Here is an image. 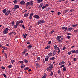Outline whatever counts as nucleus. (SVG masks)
I'll use <instances>...</instances> for the list:
<instances>
[{"instance_id": "obj_1", "label": "nucleus", "mask_w": 78, "mask_h": 78, "mask_svg": "<svg viewBox=\"0 0 78 78\" xmlns=\"http://www.w3.org/2000/svg\"><path fill=\"white\" fill-rule=\"evenodd\" d=\"M53 65L51 64L49 66L47 67L46 68L47 70L49 72V71H51L52 69H53Z\"/></svg>"}, {"instance_id": "obj_2", "label": "nucleus", "mask_w": 78, "mask_h": 78, "mask_svg": "<svg viewBox=\"0 0 78 78\" xmlns=\"http://www.w3.org/2000/svg\"><path fill=\"white\" fill-rule=\"evenodd\" d=\"M8 30H9V29H8V28H6L5 29L4 31H3V33L4 34H8Z\"/></svg>"}, {"instance_id": "obj_3", "label": "nucleus", "mask_w": 78, "mask_h": 78, "mask_svg": "<svg viewBox=\"0 0 78 78\" xmlns=\"http://www.w3.org/2000/svg\"><path fill=\"white\" fill-rule=\"evenodd\" d=\"M45 22V21L43 20H40L38 21L37 24H41V23H44Z\"/></svg>"}, {"instance_id": "obj_4", "label": "nucleus", "mask_w": 78, "mask_h": 78, "mask_svg": "<svg viewBox=\"0 0 78 78\" xmlns=\"http://www.w3.org/2000/svg\"><path fill=\"white\" fill-rule=\"evenodd\" d=\"M61 36H58L57 37L56 39L57 40V41H61Z\"/></svg>"}, {"instance_id": "obj_5", "label": "nucleus", "mask_w": 78, "mask_h": 78, "mask_svg": "<svg viewBox=\"0 0 78 78\" xmlns=\"http://www.w3.org/2000/svg\"><path fill=\"white\" fill-rule=\"evenodd\" d=\"M49 56H47L46 58H45V60L46 61H48V58H49Z\"/></svg>"}, {"instance_id": "obj_6", "label": "nucleus", "mask_w": 78, "mask_h": 78, "mask_svg": "<svg viewBox=\"0 0 78 78\" xmlns=\"http://www.w3.org/2000/svg\"><path fill=\"white\" fill-rule=\"evenodd\" d=\"M19 8V6L18 5H15L14 7V8L15 9H17Z\"/></svg>"}, {"instance_id": "obj_7", "label": "nucleus", "mask_w": 78, "mask_h": 78, "mask_svg": "<svg viewBox=\"0 0 78 78\" xmlns=\"http://www.w3.org/2000/svg\"><path fill=\"white\" fill-rule=\"evenodd\" d=\"M19 23H17V22H16V25H14V27L15 28H17V26H18V24Z\"/></svg>"}, {"instance_id": "obj_8", "label": "nucleus", "mask_w": 78, "mask_h": 78, "mask_svg": "<svg viewBox=\"0 0 78 78\" xmlns=\"http://www.w3.org/2000/svg\"><path fill=\"white\" fill-rule=\"evenodd\" d=\"M20 3L22 5H24L25 2L24 1H21Z\"/></svg>"}, {"instance_id": "obj_9", "label": "nucleus", "mask_w": 78, "mask_h": 78, "mask_svg": "<svg viewBox=\"0 0 78 78\" xmlns=\"http://www.w3.org/2000/svg\"><path fill=\"white\" fill-rule=\"evenodd\" d=\"M23 22V20H20L19 22L18 21L17 22V23H18V24L19 23H22Z\"/></svg>"}, {"instance_id": "obj_10", "label": "nucleus", "mask_w": 78, "mask_h": 78, "mask_svg": "<svg viewBox=\"0 0 78 78\" xmlns=\"http://www.w3.org/2000/svg\"><path fill=\"white\" fill-rule=\"evenodd\" d=\"M33 16V13H31L30 14V16L29 19H32V16Z\"/></svg>"}, {"instance_id": "obj_11", "label": "nucleus", "mask_w": 78, "mask_h": 78, "mask_svg": "<svg viewBox=\"0 0 78 78\" xmlns=\"http://www.w3.org/2000/svg\"><path fill=\"white\" fill-rule=\"evenodd\" d=\"M34 17L35 18V19H39V16L38 15H35L34 16Z\"/></svg>"}, {"instance_id": "obj_12", "label": "nucleus", "mask_w": 78, "mask_h": 78, "mask_svg": "<svg viewBox=\"0 0 78 78\" xmlns=\"http://www.w3.org/2000/svg\"><path fill=\"white\" fill-rule=\"evenodd\" d=\"M65 64V62L62 61L59 63V65H62V64Z\"/></svg>"}, {"instance_id": "obj_13", "label": "nucleus", "mask_w": 78, "mask_h": 78, "mask_svg": "<svg viewBox=\"0 0 78 78\" xmlns=\"http://www.w3.org/2000/svg\"><path fill=\"white\" fill-rule=\"evenodd\" d=\"M48 56L49 57H50V56H52V53H49L48 54Z\"/></svg>"}, {"instance_id": "obj_14", "label": "nucleus", "mask_w": 78, "mask_h": 78, "mask_svg": "<svg viewBox=\"0 0 78 78\" xmlns=\"http://www.w3.org/2000/svg\"><path fill=\"white\" fill-rule=\"evenodd\" d=\"M36 67L37 69V67H40V66H39V64H37Z\"/></svg>"}, {"instance_id": "obj_15", "label": "nucleus", "mask_w": 78, "mask_h": 78, "mask_svg": "<svg viewBox=\"0 0 78 78\" xmlns=\"http://www.w3.org/2000/svg\"><path fill=\"white\" fill-rule=\"evenodd\" d=\"M27 47L28 48L30 49L32 47V46H31V44H30L29 45H28Z\"/></svg>"}, {"instance_id": "obj_16", "label": "nucleus", "mask_w": 78, "mask_h": 78, "mask_svg": "<svg viewBox=\"0 0 78 78\" xmlns=\"http://www.w3.org/2000/svg\"><path fill=\"white\" fill-rule=\"evenodd\" d=\"M42 5H43V3H41L39 6V8H42Z\"/></svg>"}, {"instance_id": "obj_17", "label": "nucleus", "mask_w": 78, "mask_h": 78, "mask_svg": "<svg viewBox=\"0 0 78 78\" xmlns=\"http://www.w3.org/2000/svg\"><path fill=\"white\" fill-rule=\"evenodd\" d=\"M51 76H52V75H53V71H51Z\"/></svg>"}, {"instance_id": "obj_18", "label": "nucleus", "mask_w": 78, "mask_h": 78, "mask_svg": "<svg viewBox=\"0 0 78 78\" xmlns=\"http://www.w3.org/2000/svg\"><path fill=\"white\" fill-rule=\"evenodd\" d=\"M2 12L3 13H5L6 12V9H4L3 10Z\"/></svg>"}, {"instance_id": "obj_19", "label": "nucleus", "mask_w": 78, "mask_h": 78, "mask_svg": "<svg viewBox=\"0 0 78 78\" xmlns=\"http://www.w3.org/2000/svg\"><path fill=\"white\" fill-rule=\"evenodd\" d=\"M33 1H32L30 2V5H31V6H33Z\"/></svg>"}, {"instance_id": "obj_20", "label": "nucleus", "mask_w": 78, "mask_h": 78, "mask_svg": "<svg viewBox=\"0 0 78 78\" xmlns=\"http://www.w3.org/2000/svg\"><path fill=\"white\" fill-rule=\"evenodd\" d=\"M62 28V29H64V30H67V27H63Z\"/></svg>"}, {"instance_id": "obj_21", "label": "nucleus", "mask_w": 78, "mask_h": 78, "mask_svg": "<svg viewBox=\"0 0 78 78\" xmlns=\"http://www.w3.org/2000/svg\"><path fill=\"white\" fill-rule=\"evenodd\" d=\"M28 16V15L27 14V13H25V14H24V17H27Z\"/></svg>"}, {"instance_id": "obj_22", "label": "nucleus", "mask_w": 78, "mask_h": 78, "mask_svg": "<svg viewBox=\"0 0 78 78\" xmlns=\"http://www.w3.org/2000/svg\"><path fill=\"white\" fill-rule=\"evenodd\" d=\"M55 59V58L54 57H53L51 58H50V60H51V61H52V60H54V59Z\"/></svg>"}, {"instance_id": "obj_23", "label": "nucleus", "mask_w": 78, "mask_h": 78, "mask_svg": "<svg viewBox=\"0 0 78 78\" xmlns=\"http://www.w3.org/2000/svg\"><path fill=\"white\" fill-rule=\"evenodd\" d=\"M71 52L72 53H76V51L75 50H72L71 51Z\"/></svg>"}, {"instance_id": "obj_24", "label": "nucleus", "mask_w": 78, "mask_h": 78, "mask_svg": "<svg viewBox=\"0 0 78 78\" xmlns=\"http://www.w3.org/2000/svg\"><path fill=\"white\" fill-rule=\"evenodd\" d=\"M12 67V65H10L9 66H8V67L9 69H11Z\"/></svg>"}, {"instance_id": "obj_25", "label": "nucleus", "mask_w": 78, "mask_h": 78, "mask_svg": "<svg viewBox=\"0 0 78 78\" xmlns=\"http://www.w3.org/2000/svg\"><path fill=\"white\" fill-rule=\"evenodd\" d=\"M53 53L54 55H56V51H53Z\"/></svg>"}, {"instance_id": "obj_26", "label": "nucleus", "mask_w": 78, "mask_h": 78, "mask_svg": "<svg viewBox=\"0 0 78 78\" xmlns=\"http://www.w3.org/2000/svg\"><path fill=\"white\" fill-rule=\"evenodd\" d=\"M46 76H47V75L44 74V76L43 77H42V78H46Z\"/></svg>"}, {"instance_id": "obj_27", "label": "nucleus", "mask_w": 78, "mask_h": 78, "mask_svg": "<svg viewBox=\"0 0 78 78\" xmlns=\"http://www.w3.org/2000/svg\"><path fill=\"white\" fill-rule=\"evenodd\" d=\"M23 61H24V62H26V63H27V62H28V60H26V59L24 60Z\"/></svg>"}, {"instance_id": "obj_28", "label": "nucleus", "mask_w": 78, "mask_h": 78, "mask_svg": "<svg viewBox=\"0 0 78 78\" xmlns=\"http://www.w3.org/2000/svg\"><path fill=\"white\" fill-rule=\"evenodd\" d=\"M72 28H69L68 29V31H72Z\"/></svg>"}, {"instance_id": "obj_29", "label": "nucleus", "mask_w": 78, "mask_h": 78, "mask_svg": "<svg viewBox=\"0 0 78 78\" xmlns=\"http://www.w3.org/2000/svg\"><path fill=\"white\" fill-rule=\"evenodd\" d=\"M43 0H37L38 3H41L42 2Z\"/></svg>"}, {"instance_id": "obj_30", "label": "nucleus", "mask_w": 78, "mask_h": 78, "mask_svg": "<svg viewBox=\"0 0 78 78\" xmlns=\"http://www.w3.org/2000/svg\"><path fill=\"white\" fill-rule=\"evenodd\" d=\"M75 11V10H74V9H71L70 10L69 12H73V11Z\"/></svg>"}, {"instance_id": "obj_31", "label": "nucleus", "mask_w": 78, "mask_h": 78, "mask_svg": "<svg viewBox=\"0 0 78 78\" xmlns=\"http://www.w3.org/2000/svg\"><path fill=\"white\" fill-rule=\"evenodd\" d=\"M7 14H9V13H10V12H11V11H10L9 10L7 11Z\"/></svg>"}, {"instance_id": "obj_32", "label": "nucleus", "mask_w": 78, "mask_h": 78, "mask_svg": "<svg viewBox=\"0 0 78 78\" xmlns=\"http://www.w3.org/2000/svg\"><path fill=\"white\" fill-rule=\"evenodd\" d=\"M49 10H50V8L49 7V8L46 9V11H49Z\"/></svg>"}, {"instance_id": "obj_33", "label": "nucleus", "mask_w": 78, "mask_h": 78, "mask_svg": "<svg viewBox=\"0 0 78 78\" xmlns=\"http://www.w3.org/2000/svg\"><path fill=\"white\" fill-rule=\"evenodd\" d=\"M18 62L19 63L20 62V63H21V64H23L24 62L23 61H20L19 62Z\"/></svg>"}, {"instance_id": "obj_34", "label": "nucleus", "mask_w": 78, "mask_h": 78, "mask_svg": "<svg viewBox=\"0 0 78 78\" xmlns=\"http://www.w3.org/2000/svg\"><path fill=\"white\" fill-rule=\"evenodd\" d=\"M63 71L64 72H66V67H64L63 69Z\"/></svg>"}, {"instance_id": "obj_35", "label": "nucleus", "mask_w": 78, "mask_h": 78, "mask_svg": "<svg viewBox=\"0 0 78 78\" xmlns=\"http://www.w3.org/2000/svg\"><path fill=\"white\" fill-rule=\"evenodd\" d=\"M30 4V2H28L27 3L26 6H27L28 5H29Z\"/></svg>"}, {"instance_id": "obj_36", "label": "nucleus", "mask_w": 78, "mask_h": 78, "mask_svg": "<svg viewBox=\"0 0 78 78\" xmlns=\"http://www.w3.org/2000/svg\"><path fill=\"white\" fill-rule=\"evenodd\" d=\"M68 11V10H65L64 11H63V13L64 14H66L67 12Z\"/></svg>"}, {"instance_id": "obj_37", "label": "nucleus", "mask_w": 78, "mask_h": 78, "mask_svg": "<svg viewBox=\"0 0 78 78\" xmlns=\"http://www.w3.org/2000/svg\"><path fill=\"white\" fill-rule=\"evenodd\" d=\"M50 46H48L46 47L45 48V49H48V48H50Z\"/></svg>"}, {"instance_id": "obj_38", "label": "nucleus", "mask_w": 78, "mask_h": 78, "mask_svg": "<svg viewBox=\"0 0 78 78\" xmlns=\"http://www.w3.org/2000/svg\"><path fill=\"white\" fill-rule=\"evenodd\" d=\"M29 68L28 67H26L24 68V70H28Z\"/></svg>"}, {"instance_id": "obj_39", "label": "nucleus", "mask_w": 78, "mask_h": 78, "mask_svg": "<svg viewBox=\"0 0 78 78\" xmlns=\"http://www.w3.org/2000/svg\"><path fill=\"white\" fill-rule=\"evenodd\" d=\"M72 27H76V25H72Z\"/></svg>"}, {"instance_id": "obj_40", "label": "nucleus", "mask_w": 78, "mask_h": 78, "mask_svg": "<svg viewBox=\"0 0 78 78\" xmlns=\"http://www.w3.org/2000/svg\"><path fill=\"white\" fill-rule=\"evenodd\" d=\"M13 33V32H11L10 33H9V36H11L12 34Z\"/></svg>"}, {"instance_id": "obj_41", "label": "nucleus", "mask_w": 78, "mask_h": 78, "mask_svg": "<svg viewBox=\"0 0 78 78\" xmlns=\"http://www.w3.org/2000/svg\"><path fill=\"white\" fill-rule=\"evenodd\" d=\"M14 21H13L12 22V26H14Z\"/></svg>"}, {"instance_id": "obj_42", "label": "nucleus", "mask_w": 78, "mask_h": 78, "mask_svg": "<svg viewBox=\"0 0 78 78\" xmlns=\"http://www.w3.org/2000/svg\"><path fill=\"white\" fill-rule=\"evenodd\" d=\"M22 27L23 28H24V29H25V25H23L22 26Z\"/></svg>"}, {"instance_id": "obj_43", "label": "nucleus", "mask_w": 78, "mask_h": 78, "mask_svg": "<svg viewBox=\"0 0 78 78\" xmlns=\"http://www.w3.org/2000/svg\"><path fill=\"white\" fill-rule=\"evenodd\" d=\"M2 48H4V49L5 50H6V47H3V46L2 47Z\"/></svg>"}, {"instance_id": "obj_44", "label": "nucleus", "mask_w": 78, "mask_h": 78, "mask_svg": "<svg viewBox=\"0 0 78 78\" xmlns=\"http://www.w3.org/2000/svg\"><path fill=\"white\" fill-rule=\"evenodd\" d=\"M11 61L12 62V64H14V62H15V61H14V60H11Z\"/></svg>"}, {"instance_id": "obj_45", "label": "nucleus", "mask_w": 78, "mask_h": 78, "mask_svg": "<svg viewBox=\"0 0 78 78\" xmlns=\"http://www.w3.org/2000/svg\"><path fill=\"white\" fill-rule=\"evenodd\" d=\"M74 32H76V33L78 32V30L76 29L74 30Z\"/></svg>"}, {"instance_id": "obj_46", "label": "nucleus", "mask_w": 78, "mask_h": 78, "mask_svg": "<svg viewBox=\"0 0 78 78\" xmlns=\"http://www.w3.org/2000/svg\"><path fill=\"white\" fill-rule=\"evenodd\" d=\"M26 53V51H23L22 52V55H24L25 53Z\"/></svg>"}, {"instance_id": "obj_47", "label": "nucleus", "mask_w": 78, "mask_h": 78, "mask_svg": "<svg viewBox=\"0 0 78 78\" xmlns=\"http://www.w3.org/2000/svg\"><path fill=\"white\" fill-rule=\"evenodd\" d=\"M55 50H59V48L57 47L56 48H55Z\"/></svg>"}, {"instance_id": "obj_48", "label": "nucleus", "mask_w": 78, "mask_h": 78, "mask_svg": "<svg viewBox=\"0 0 78 78\" xmlns=\"http://www.w3.org/2000/svg\"><path fill=\"white\" fill-rule=\"evenodd\" d=\"M14 3H17V0H15L13 1Z\"/></svg>"}, {"instance_id": "obj_49", "label": "nucleus", "mask_w": 78, "mask_h": 78, "mask_svg": "<svg viewBox=\"0 0 78 78\" xmlns=\"http://www.w3.org/2000/svg\"><path fill=\"white\" fill-rule=\"evenodd\" d=\"M65 49H66V48L65 47H63V48H62L63 50H65Z\"/></svg>"}, {"instance_id": "obj_50", "label": "nucleus", "mask_w": 78, "mask_h": 78, "mask_svg": "<svg viewBox=\"0 0 78 78\" xmlns=\"http://www.w3.org/2000/svg\"><path fill=\"white\" fill-rule=\"evenodd\" d=\"M24 67H25V65L21 66V69H23Z\"/></svg>"}, {"instance_id": "obj_51", "label": "nucleus", "mask_w": 78, "mask_h": 78, "mask_svg": "<svg viewBox=\"0 0 78 78\" xmlns=\"http://www.w3.org/2000/svg\"><path fill=\"white\" fill-rule=\"evenodd\" d=\"M64 66H65L64 65H62L60 66V68H62V67H64Z\"/></svg>"}, {"instance_id": "obj_52", "label": "nucleus", "mask_w": 78, "mask_h": 78, "mask_svg": "<svg viewBox=\"0 0 78 78\" xmlns=\"http://www.w3.org/2000/svg\"><path fill=\"white\" fill-rule=\"evenodd\" d=\"M71 54H72V52H71L70 51L69 52L68 55H71Z\"/></svg>"}, {"instance_id": "obj_53", "label": "nucleus", "mask_w": 78, "mask_h": 78, "mask_svg": "<svg viewBox=\"0 0 78 78\" xmlns=\"http://www.w3.org/2000/svg\"><path fill=\"white\" fill-rule=\"evenodd\" d=\"M58 73L60 74H61V72L60 71H59V70H58Z\"/></svg>"}, {"instance_id": "obj_54", "label": "nucleus", "mask_w": 78, "mask_h": 78, "mask_svg": "<svg viewBox=\"0 0 78 78\" xmlns=\"http://www.w3.org/2000/svg\"><path fill=\"white\" fill-rule=\"evenodd\" d=\"M37 59L38 61H39V60H40V58L39 57H38L37 58Z\"/></svg>"}, {"instance_id": "obj_55", "label": "nucleus", "mask_w": 78, "mask_h": 78, "mask_svg": "<svg viewBox=\"0 0 78 78\" xmlns=\"http://www.w3.org/2000/svg\"><path fill=\"white\" fill-rule=\"evenodd\" d=\"M3 75H4V77H5V78H6V75L5 74H4Z\"/></svg>"}, {"instance_id": "obj_56", "label": "nucleus", "mask_w": 78, "mask_h": 78, "mask_svg": "<svg viewBox=\"0 0 78 78\" xmlns=\"http://www.w3.org/2000/svg\"><path fill=\"white\" fill-rule=\"evenodd\" d=\"M8 12H6L5 13V16H7L8 15Z\"/></svg>"}, {"instance_id": "obj_57", "label": "nucleus", "mask_w": 78, "mask_h": 78, "mask_svg": "<svg viewBox=\"0 0 78 78\" xmlns=\"http://www.w3.org/2000/svg\"><path fill=\"white\" fill-rule=\"evenodd\" d=\"M2 69H3V70L4 69H5V67H3V66H2Z\"/></svg>"}, {"instance_id": "obj_58", "label": "nucleus", "mask_w": 78, "mask_h": 78, "mask_svg": "<svg viewBox=\"0 0 78 78\" xmlns=\"http://www.w3.org/2000/svg\"><path fill=\"white\" fill-rule=\"evenodd\" d=\"M67 38H68V39H70V37L69 36H68L67 37Z\"/></svg>"}, {"instance_id": "obj_59", "label": "nucleus", "mask_w": 78, "mask_h": 78, "mask_svg": "<svg viewBox=\"0 0 78 78\" xmlns=\"http://www.w3.org/2000/svg\"><path fill=\"white\" fill-rule=\"evenodd\" d=\"M46 7L45 6H44L42 7V9H44V8H45Z\"/></svg>"}, {"instance_id": "obj_60", "label": "nucleus", "mask_w": 78, "mask_h": 78, "mask_svg": "<svg viewBox=\"0 0 78 78\" xmlns=\"http://www.w3.org/2000/svg\"><path fill=\"white\" fill-rule=\"evenodd\" d=\"M49 5H48V4H46L45 5V7H47V6H49Z\"/></svg>"}, {"instance_id": "obj_61", "label": "nucleus", "mask_w": 78, "mask_h": 78, "mask_svg": "<svg viewBox=\"0 0 78 78\" xmlns=\"http://www.w3.org/2000/svg\"><path fill=\"white\" fill-rule=\"evenodd\" d=\"M57 13L58 15H60V14H61V12H58Z\"/></svg>"}, {"instance_id": "obj_62", "label": "nucleus", "mask_w": 78, "mask_h": 78, "mask_svg": "<svg viewBox=\"0 0 78 78\" xmlns=\"http://www.w3.org/2000/svg\"><path fill=\"white\" fill-rule=\"evenodd\" d=\"M23 37H24V38H26V36H25V34H23Z\"/></svg>"}, {"instance_id": "obj_63", "label": "nucleus", "mask_w": 78, "mask_h": 78, "mask_svg": "<svg viewBox=\"0 0 78 78\" xmlns=\"http://www.w3.org/2000/svg\"><path fill=\"white\" fill-rule=\"evenodd\" d=\"M51 44V41H49L48 43V44Z\"/></svg>"}, {"instance_id": "obj_64", "label": "nucleus", "mask_w": 78, "mask_h": 78, "mask_svg": "<svg viewBox=\"0 0 78 78\" xmlns=\"http://www.w3.org/2000/svg\"><path fill=\"white\" fill-rule=\"evenodd\" d=\"M76 53H78V50L76 51Z\"/></svg>"}]
</instances>
